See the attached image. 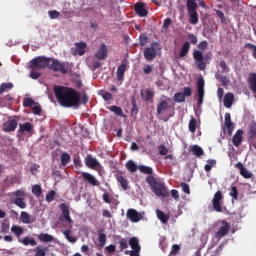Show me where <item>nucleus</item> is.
Segmentation results:
<instances>
[{"instance_id": "43", "label": "nucleus", "mask_w": 256, "mask_h": 256, "mask_svg": "<svg viewBox=\"0 0 256 256\" xmlns=\"http://www.w3.org/2000/svg\"><path fill=\"white\" fill-rule=\"evenodd\" d=\"M173 101L176 103H185V95L183 92H177L173 96Z\"/></svg>"}, {"instance_id": "55", "label": "nucleus", "mask_w": 256, "mask_h": 256, "mask_svg": "<svg viewBox=\"0 0 256 256\" xmlns=\"http://www.w3.org/2000/svg\"><path fill=\"white\" fill-rule=\"evenodd\" d=\"M35 105V100L33 98H24L23 107H33Z\"/></svg>"}, {"instance_id": "36", "label": "nucleus", "mask_w": 256, "mask_h": 256, "mask_svg": "<svg viewBox=\"0 0 256 256\" xmlns=\"http://www.w3.org/2000/svg\"><path fill=\"white\" fill-rule=\"evenodd\" d=\"M109 110L114 113V115H118L119 117H126V115L123 113V109L119 106H111Z\"/></svg>"}, {"instance_id": "18", "label": "nucleus", "mask_w": 256, "mask_h": 256, "mask_svg": "<svg viewBox=\"0 0 256 256\" xmlns=\"http://www.w3.org/2000/svg\"><path fill=\"white\" fill-rule=\"evenodd\" d=\"M95 57L98 59V61L105 60L107 58V45L101 44L95 53Z\"/></svg>"}, {"instance_id": "35", "label": "nucleus", "mask_w": 256, "mask_h": 256, "mask_svg": "<svg viewBox=\"0 0 256 256\" xmlns=\"http://www.w3.org/2000/svg\"><path fill=\"white\" fill-rule=\"evenodd\" d=\"M14 205L19 207V209H26L27 208V202H25V198H15L13 200Z\"/></svg>"}, {"instance_id": "2", "label": "nucleus", "mask_w": 256, "mask_h": 256, "mask_svg": "<svg viewBox=\"0 0 256 256\" xmlns=\"http://www.w3.org/2000/svg\"><path fill=\"white\" fill-rule=\"evenodd\" d=\"M54 95L62 107L79 109L81 105V94L73 88L56 86L54 88Z\"/></svg>"}, {"instance_id": "62", "label": "nucleus", "mask_w": 256, "mask_h": 256, "mask_svg": "<svg viewBox=\"0 0 256 256\" xmlns=\"http://www.w3.org/2000/svg\"><path fill=\"white\" fill-rule=\"evenodd\" d=\"M158 151H159V155H167V153H169V149H167V147L165 145H160L158 147Z\"/></svg>"}, {"instance_id": "37", "label": "nucleus", "mask_w": 256, "mask_h": 256, "mask_svg": "<svg viewBox=\"0 0 256 256\" xmlns=\"http://www.w3.org/2000/svg\"><path fill=\"white\" fill-rule=\"evenodd\" d=\"M141 96L145 99V101H151L153 100V97H155V92L151 89H147L144 93L141 92Z\"/></svg>"}, {"instance_id": "47", "label": "nucleus", "mask_w": 256, "mask_h": 256, "mask_svg": "<svg viewBox=\"0 0 256 256\" xmlns=\"http://www.w3.org/2000/svg\"><path fill=\"white\" fill-rule=\"evenodd\" d=\"M216 165H217V160L209 159L207 161V164L204 166V169L207 173H209V171H211V169H213V167H215Z\"/></svg>"}, {"instance_id": "49", "label": "nucleus", "mask_w": 256, "mask_h": 256, "mask_svg": "<svg viewBox=\"0 0 256 256\" xmlns=\"http://www.w3.org/2000/svg\"><path fill=\"white\" fill-rule=\"evenodd\" d=\"M215 79L222 83V85H227L229 83V78L227 76L221 75L219 73L215 74Z\"/></svg>"}, {"instance_id": "58", "label": "nucleus", "mask_w": 256, "mask_h": 256, "mask_svg": "<svg viewBox=\"0 0 256 256\" xmlns=\"http://www.w3.org/2000/svg\"><path fill=\"white\" fill-rule=\"evenodd\" d=\"M118 243L120 245V251H123L129 247V243L125 238L120 239Z\"/></svg>"}, {"instance_id": "13", "label": "nucleus", "mask_w": 256, "mask_h": 256, "mask_svg": "<svg viewBox=\"0 0 256 256\" xmlns=\"http://www.w3.org/2000/svg\"><path fill=\"white\" fill-rule=\"evenodd\" d=\"M126 217L132 223H139V221H142L143 219V214L137 212L135 209H128L126 212Z\"/></svg>"}, {"instance_id": "56", "label": "nucleus", "mask_w": 256, "mask_h": 256, "mask_svg": "<svg viewBox=\"0 0 256 256\" xmlns=\"http://www.w3.org/2000/svg\"><path fill=\"white\" fill-rule=\"evenodd\" d=\"M148 41H149V37H147L145 34H142L139 36L140 47H145Z\"/></svg>"}, {"instance_id": "16", "label": "nucleus", "mask_w": 256, "mask_h": 256, "mask_svg": "<svg viewBox=\"0 0 256 256\" xmlns=\"http://www.w3.org/2000/svg\"><path fill=\"white\" fill-rule=\"evenodd\" d=\"M243 135L244 132L242 129H238L236 133L232 137V143L234 147H241V144L243 143Z\"/></svg>"}, {"instance_id": "38", "label": "nucleus", "mask_w": 256, "mask_h": 256, "mask_svg": "<svg viewBox=\"0 0 256 256\" xmlns=\"http://www.w3.org/2000/svg\"><path fill=\"white\" fill-rule=\"evenodd\" d=\"M191 151L196 157H201V155H205L203 148H201L199 145H193L191 147Z\"/></svg>"}, {"instance_id": "51", "label": "nucleus", "mask_w": 256, "mask_h": 256, "mask_svg": "<svg viewBox=\"0 0 256 256\" xmlns=\"http://www.w3.org/2000/svg\"><path fill=\"white\" fill-rule=\"evenodd\" d=\"M219 67L222 69L221 73H229L231 69H229V66H227V62L225 60H221L219 62Z\"/></svg>"}, {"instance_id": "40", "label": "nucleus", "mask_w": 256, "mask_h": 256, "mask_svg": "<svg viewBox=\"0 0 256 256\" xmlns=\"http://www.w3.org/2000/svg\"><path fill=\"white\" fill-rule=\"evenodd\" d=\"M11 232L14 233V235H16V237H21V235H23L24 230L23 227L19 226V225H13L11 227Z\"/></svg>"}, {"instance_id": "27", "label": "nucleus", "mask_w": 256, "mask_h": 256, "mask_svg": "<svg viewBox=\"0 0 256 256\" xmlns=\"http://www.w3.org/2000/svg\"><path fill=\"white\" fill-rule=\"evenodd\" d=\"M107 243V235L105 233H102L101 230L98 231V249H103L105 247V244Z\"/></svg>"}, {"instance_id": "14", "label": "nucleus", "mask_w": 256, "mask_h": 256, "mask_svg": "<svg viewBox=\"0 0 256 256\" xmlns=\"http://www.w3.org/2000/svg\"><path fill=\"white\" fill-rule=\"evenodd\" d=\"M60 210L62 212L61 221H67V223H73V219H71V214L69 212V206L65 203L60 204Z\"/></svg>"}, {"instance_id": "57", "label": "nucleus", "mask_w": 256, "mask_h": 256, "mask_svg": "<svg viewBox=\"0 0 256 256\" xmlns=\"http://www.w3.org/2000/svg\"><path fill=\"white\" fill-rule=\"evenodd\" d=\"M40 70H36V69H31V72L29 74V77L31 79H39V77H41V72H39Z\"/></svg>"}, {"instance_id": "59", "label": "nucleus", "mask_w": 256, "mask_h": 256, "mask_svg": "<svg viewBox=\"0 0 256 256\" xmlns=\"http://www.w3.org/2000/svg\"><path fill=\"white\" fill-rule=\"evenodd\" d=\"M180 187L182 188V191L186 193L187 195H191V189L189 188V184L182 182L180 184Z\"/></svg>"}, {"instance_id": "48", "label": "nucleus", "mask_w": 256, "mask_h": 256, "mask_svg": "<svg viewBox=\"0 0 256 256\" xmlns=\"http://www.w3.org/2000/svg\"><path fill=\"white\" fill-rule=\"evenodd\" d=\"M35 251H36L35 256H45L47 255V251H49V248L47 247L43 248L41 246H37Z\"/></svg>"}, {"instance_id": "5", "label": "nucleus", "mask_w": 256, "mask_h": 256, "mask_svg": "<svg viewBox=\"0 0 256 256\" xmlns=\"http://www.w3.org/2000/svg\"><path fill=\"white\" fill-rule=\"evenodd\" d=\"M159 51H161V44L152 42L150 47H147L144 50V59H146V61H153V59L157 57Z\"/></svg>"}, {"instance_id": "3", "label": "nucleus", "mask_w": 256, "mask_h": 256, "mask_svg": "<svg viewBox=\"0 0 256 256\" xmlns=\"http://www.w3.org/2000/svg\"><path fill=\"white\" fill-rule=\"evenodd\" d=\"M146 183L149 185L151 191H153L157 197H169V191L167 190V186H165V183L157 180L155 176H147Z\"/></svg>"}, {"instance_id": "17", "label": "nucleus", "mask_w": 256, "mask_h": 256, "mask_svg": "<svg viewBox=\"0 0 256 256\" xmlns=\"http://www.w3.org/2000/svg\"><path fill=\"white\" fill-rule=\"evenodd\" d=\"M169 109H171V105H169V102H167V100H162L157 105V115H163V113H167Z\"/></svg>"}, {"instance_id": "42", "label": "nucleus", "mask_w": 256, "mask_h": 256, "mask_svg": "<svg viewBox=\"0 0 256 256\" xmlns=\"http://www.w3.org/2000/svg\"><path fill=\"white\" fill-rule=\"evenodd\" d=\"M188 129L191 133H195V131H197V119H195V117L190 119Z\"/></svg>"}, {"instance_id": "19", "label": "nucleus", "mask_w": 256, "mask_h": 256, "mask_svg": "<svg viewBox=\"0 0 256 256\" xmlns=\"http://www.w3.org/2000/svg\"><path fill=\"white\" fill-rule=\"evenodd\" d=\"M235 167H236V169H239L240 175L242 177H244V179H251V177H253V174L251 172H249V170H247V168H245L243 163L238 162V163H236Z\"/></svg>"}, {"instance_id": "30", "label": "nucleus", "mask_w": 256, "mask_h": 256, "mask_svg": "<svg viewBox=\"0 0 256 256\" xmlns=\"http://www.w3.org/2000/svg\"><path fill=\"white\" fill-rule=\"evenodd\" d=\"M37 237L41 243H51L55 239L53 235L47 233H41Z\"/></svg>"}, {"instance_id": "45", "label": "nucleus", "mask_w": 256, "mask_h": 256, "mask_svg": "<svg viewBox=\"0 0 256 256\" xmlns=\"http://www.w3.org/2000/svg\"><path fill=\"white\" fill-rule=\"evenodd\" d=\"M10 89H13V83L8 82V83H2L0 86V95H3L5 91H9Z\"/></svg>"}, {"instance_id": "6", "label": "nucleus", "mask_w": 256, "mask_h": 256, "mask_svg": "<svg viewBox=\"0 0 256 256\" xmlns=\"http://www.w3.org/2000/svg\"><path fill=\"white\" fill-rule=\"evenodd\" d=\"M193 59L196 62V66L199 71H205L207 69V64L205 63V57L203 56V52L200 50H195L193 52Z\"/></svg>"}, {"instance_id": "9", "label": "nucleus", "mask_w": 256, "mask_h": 256, "mask_svg": "<svg viewBox=\"0 0 256 256\" xmlns=\"http://www.w3.org/2000/svg\"><path fill=\"white\" fill-rule=\"evenodd\" d=\"M223 201V193L218 190L213 197L212 200V205H213V209L214 211H216V213H223V206L221 205V202Z\"/></svg>"}, {"instance_id": "54", "label": "nucleus", "mask_w": 256, "mask_h": 256, "mask_svg": "<svg viewBox=\"0 0 256 256\" xmlns=\"http://www.w3.org/2000/svg\"><path fill=\"white\" fill-rule=\"evenodd\" d=\"M48 15L50 19H59L61 17V13L57 10L48 11Z\"/></svg>"}, {"instance_id": "53", "label": "nucleus", "mask_w": 256, "mask_h": 256, "mask_svg": "<svg viewBox=\"0 0 256 256\" xmlns=\"http://www.w3.org/2000/svg\"><path fill=\"white\" fill-rule=\"evenodd\" d=\"M12 197L25 199V190L20 189L12 193Z\"/></svg>"}, {"instance_id": "50", "label": "nucleus", "mask_w": 256, "mask_h": 256, "mask_svg": "<svg viewBox=\"0 0 256 256\" xmlns=\"http://www.w3.org/2000/svg\"><path fill=\"white\" fill-rule=\"evenodd\" d=\"M229 195L230 197H232V199H235V200L239 198V191L237 190V186H231Z\"/></svg>"}, {"instance_id": "33", "label": "nucleus", "mask_w": 256, "mask_h": 256, "mask_svg": "<svg viewBox=\"0 0 256 256\" xmlns=\"http://www.w3.org/2000/svg\"><path fill=\"white\" fill-rule=\"evenodd\" d=\"M138 169L140 173H143L144 175H148V177H152L151 175H153V168L149 166L139 165Z\"/></svg>"}, {"instance_id": "1", "label": "nucleus", "mask_w": 256, "mask_h": 256, "mask_svg": "<svg viewBox=\"0 0 256 256\" xmlns=\"http://www.w3.org/2000/svg\"><path fill=\"white\" fill-rule=\"evenodd\" d=\"M29 67L30 69H36L37 71L50 69V71H54L55 73L59 72L62 73V75H67V73H69V62L61 63L53 57L47 58L45 56H38L30 61Z\"/></svg>"}, {"instance_id": "21", "label": "nucleus", "mask_w": 256, "mask_h": 256, "mask_svg": "<svg viewBox=\"0 0 256 256\" xmlns=\"http://www.w3.org/2000/svg\"><path fill=\"white\" fill-rule=\"evenodd\" d=\"M116 181H118L123 189V191H127L129 189V180L123 176V173L118 172L116 174Z\"/></svg>"}, {"instance_id": "29", "label": "nucleus", "mask_w": 256, "mask_h": 256, "mask_svg": "<svg viewBox=\"0 0 256 256\" xmlns=\"http://www.w3.org/2000/svg\"><path fill=\"white\" fill-rule=\"evenodd\" d=\"M190 49H191V44L189 42H184V44L180 49L179 57L180 58L187 57V55H189Z\"/></svg>"}, {"instance_id": "26", "label": "nucleus", "mask_w": 256, "mask_h": 256, "mask_svg": "<svg viewBox=\"0 0 256 256\" xmlns=\"http://www.w3.org/2000/svg\"><path fill=\"white\" fill-rule=\"evenodd\" d=\"M248 85L250 87V90L256 94V73L252 72L248 76Z\"/></svg>"}, {"instance_id": "52", "label": "nucleus", "mask_w": 256, "mask_h": 256, "mask_svg": "<svg viewBox=\"0 0 256 256\" xmlns=\"http://www.w3.org/2000/svg\"><path fill=\"white\" fill-rule=\"evenodd\" d=\"M55 195H57L55 190H51L50 192H48L46 195L47 203H52V201H55Z\"/></svg>"}, {"instance_id": "63", "label": "nucleus", "mask_w": 256, "mask_h": 256, "mask_svg": "<svg viewBox=\"0 0 256 256\" xmlns=\"http://www.w3.org/2000/svg\"><path fill=\"white\" fill-rule=\"evenodd\" d=\"M188 39H189L190 43H192V45H197V42L199 41L197 39V36L193 33L188 34Z\"/></svg>"}, {"instance_id": "20", "label": "nucleus", "mask_w": 256, "mask_h": 256, "mask_svg": "<svg viewBox=\"0 0 256 256\" xmlns=\"http://www.w3.org/2000/svg\"><path fill=\"white\" fill-rule=\"evenodd\" d=\"M17 129V120L9 119L6 123L3 124V131L6 133H11Z\"/></svg>"}, {"instance_id": "34", "label": "nucleus", "mask_w": 256, "mask_h": 256, "mask_svg": "<svg viewBox=\"0 0 256 256\" xmlns=\"http://www.w3.org/2000/svg\"><path fill=\"white\" fill-rule=\"evenodd\" d=\"M125 167L128 171H130V173H135L137 172V169H139V166H137L133 160L127 161Z\"/></svg>"}, {"instance_id": "15", "label": "nucleus", "mask_w": 256, "mask_h": 256, "mask_svg": "<svg viewBox=\"0 0 256 256\" xmlns=\"http://www.w3.org/2000/svg\"><path fill=\"white\" fill-rule=\"evenodd\" d=\"M81 176L84 179V181H87V183H89L93 187H99V181L97 180V178H95V176H93L89 172H82Z\"/></svg>"}, {"instance_id": "64", "label": "nucleus", "mask_w": 256, "mask_h": 256, "mask_svg": "<svg viewBox=\"0 0 256 256\" xmlns=\"http://www.w3.org/2000/svg\"><path fill=\"white\" fill-rule=\"evenodd\" d=\"M102 99H104V101H111L113 99V94L110 92H104L102 94Z\"/></svg>"}, {"instance_id": "60", "label": "nucleus", "mask_w": 256, "mask_h": 256, "mask_svg": "<svg viewBox=\"0 0 256 256\" xmlns=\"http://www.w3.org/2000/svg\"><path fill=\"white\" fill-rule=\"evenodd\" d=\"M216 15L221 20V23H226L227 22V18H225V13H223V11L216 10Z\"/></svg>"}, {"instance_id": "41", "label": "nucleus", "mask_w": 256, "mask_h": 256, "mask_svg": "<svg viewBox=\"0 0 256 256\" xmlns=\"http://www.w3.org/2000/svg\"><path fill=\"white\" fill-rule=\"evenodd\" d=\"M129 245L132 250H141V246H139V239L132 237L129 240Z\"/></svg>"}, {"instance_id": "25", "label": "nucleus", "mask_w": 256, "mask_h": 256, "mask_svg": "<svg viewBox=\"0 0 256 256\" xmlns=\"http://www.w3.org/2000/svg\"><path fill=\"white\" fill-rule=\"evenodd\" d=\"M233 101H235V95L233 93H226L223 100L224 107H226V109H231Z\"/></svg>"}, {"instance_id": "31", "label": "nucleus", "mask_w": 256, "mask_h": 256, "mask_svg": "<svg viewBox=\"0 0 256 256\" xmlns=\"http://www.w3.org/2000/svg\"><path fill=\"white\" fill-rule=\"evenodd\" d=\"M18 241L19 243H22V245H25L26 247L28 245H31L32 247H35V245H37V241H35V238H31L29 236H26L23 239H19Z\"/></svg>"}, {"instance_id": "11", "label": "nucleus", "mask_w": 256, "mask_h": 256, "mask_svg": "<svg viewBox=\"0 0 256 256\" xmlns=\"http://www.w3.org/2000/svg\"><path fill=\"white\" fill-rule=\"evenodd\" d=\"M231 226L225 220L222 221V226L218 229L215 234L216 239L221 240L223 237L229 235Z\"/></svg>"}, {"instance_id": "28", "label": "nucleus", "mask_w": 256, "mask_h": 256, "mask_svg": "<svg viewBox=\"0 0 256 256\" xmlns=\"http://www.w3.org/2000/svg\"><path fill=\"white\" fill-rule=\"evenodd\" d=\"M75 47H76V50H75V53H77V55H85V49H87V43L85 42H78V43H75Z\"/></svg>"}, {"instance_id": "12", "label": "nucleus", "mask_w": 256, "mask_h": 256, "mask_svg": "<svg viewBox=\"0 0 256 256\" xmlns=\"http://www.w3.org/2000/svg\"><path fill=\"white\" fill-rule=\"evenodd\" d=\"M127 65H129V62H127V60H123L121 65L117 68L116 77L117 81H119L120 83H123V81H125V71H127Z\"/></svg>"}, {"instance_id": "4", "label": "nucleus", "mask_w": 256, "mask_h": 256, "mask_svg": "<svg viewBox=\"0 0 256 256\" xmlns=\"http://www.w3.org/2000/svg\"><path fill=\"white\" fill-rule=\"evenodd\" d=\"M186 7L189 13V23L197 25L199 23V13H197V0H186Z\"/></svg>"}, {"instance_id": "7", "label": "nucleus", "mask_w": 256, "mask_h": 256, "mask_svg": "<svg viewBox=\"0 0 256 256\" xmlns=\"http://www.w3.org/2000/svg\"><path fill=\"white\" fill-rule=\"evenodd\" d=\"M84 163L88 169H96V171H101L103 167L101 166V163H99V160L91 154L86 155Z\"/></svg>"}, {"instance_id": "44", "label": "nucleus", "mask_w": 256, "mask_h": 256, "mask_svg": "<svg viewBox=\"0 0 256 256\" xmlns=\"http://www.w3.org/2000/svg\"><path fill=\"white\" fill-rule=\"evenodd\" d=\"M63 235H64L65 239H67V241H69V243H77V238L74 236H71V230H65L63 232Z\"/></svg>"}, {"instance_id": "39", "label": "nucleus", "mask_w": 256, "mask_h": 256, "mask_svg": "<svg viewBox=\"0 0 256 256\" xmlns=\"http://www.w3.org/2000/svg\"><path fill=\"white\" fill-rule=\"evenodd\" d=\"M156 215L161 223H167V221H169V216L161 210H156Z\"/></svg>"}, {"instance_id": "32", "label": "nucleus", "mask_w": 256, "mask_h": 256, "mask_svg": "<svg viewBox=\"0 0 256 256\" xmlns=\"http://www.w3.org/2000/svg\"><path fill=\"white\" fill-rule=\"evenodd\" d=\"M62 167H67L71 162V155L67 152H63L60 157Z\"/></svg>"}, {"instance_id": "22", "label": "nucleus", "mask_w": 256, "mask_h": 256, "mask_svg": "<svg viewBox=\"0 0 256 256\" xmlns=\"http://www.w3.org/2000/svg\"><path fill=\"white\" fill-rule=\"evenodd\" d=\"M134 9L138 17H147L149 13V11L145 9V4L143 3H136Z\"/></svg>"}, {"instance_id": "46", "label": "nucleus", "mask_w": 256, "mask_h": 256, "mask_svg": "<svg viewBox=\"0 0 256 256\" xmlns=\"http://www.w3.org/2000/svg\"><path fill=\"white\" fill-rule=\"evenodd\" d=\"M32 193L35 195V197H41V195H43V188L36 184L32 187Z\"/></svg>"}, {"instance_id": "23", "label": "nucleus", "mask_w": 256, "mask_h": 256, "mask_svg": "<svg viewBox=\"0 0 256 256\" xmlns=\"http://www.w3.org/2000/svg\"><path fill=\"white\" fill-rule=\"evenodd\" d=\"M32 131H33V124H31L30 122L19 124L18 133H20L21 135H23L24 133H32Z\"/></svg>"}, {"instance_id": "8", "label": "nucleus", "mask_w": 256, "mask_h": 256, "mask_svg": "<svg viewBox=\"0 0 256 256\" xmlns=\"http://www.w3.org/2000/svg\"><path fill=\"white\" fill-rule=\"evenodd\" d=\"M224 133L227 131L228 135L232 136L235 131V123L231 121V113L227 112L224 116V126L222 127Z\"/></svg>"}, {"instance_id": "61", "label": "nucleus", "mask_w": 256, "mask_h": 256, "mask_svg": "<svg viewBox=\"0 0 256 256\" xmlns=\"http://www.w3.org/2000/svg\"><path fill=\"white\" fill-rule=\"evenodd\" d=\"M182 94L184 97H191L193 95V90L191 87H184Z\"/></svg>"}, {"instance_id": "10", "label": "nucleus", "mask_w": 256, "mask_h": 256, "mask_svg": "<svg viewBox=\"0 0 256 256\" xmlns=\"http://www.w3.org/2000/svg\"><path fill=\"white\" fill-rule=\"evenodd\" d=\"M197 93H198V103L199 105H202L203 98L205 97V80L203 79V77H200L197 80Z\"/></svg>"}, {"instance_id": "24", "label": "nucleus", "mask_w": 256, "mask_h": 256, "mask_svg": "<svg viewBox=\"0 0 256 256\" xmlns=\"http://www.w3.org/2000/svg\"><path fill=\"white\" fill-rule=\"evenodd\" d=\"M20 220L25 225H31V223H35V217L29 215V213L22 211L20 214Z\"/></svg>"}]
</instances>
